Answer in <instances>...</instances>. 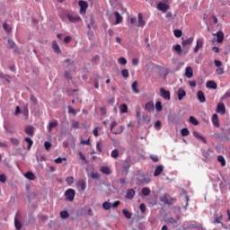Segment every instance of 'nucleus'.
Masks as SVG:
<instances>
[{
    "label": "nucleus",
    "instance_id": "obj_1",
    "mask_svg": "<svg viewBox=\"0 0 230 230\" xmlns=\"http://www.w3.org/2000/svg\"><path fill=\"white\" fill-rule=\"evenodd\" d=\"M75 195H76V192L73 189H68L65 191L66 200H68L69 202L75 200Z\"/></svg>",
    "mask_w": 230,
    "mask_h": 230
},
{
    "label": "nucleus",
    "instance_id": "obj_2",
    "mask_svg": "<svg viewBox=\"0 0 230 230\" xmlns=\"http://www.w3.org/2000/svg\"><path fill=\"white\" fill-rule=\"evenodd\" d=\"M78 4L80 6V13L85 14V13L87 12V8H89V4H87V2L80 0L78 2Z\"/></svg>",
    "mask_w": 230,
    "mask_h": 230
},
{
    "label": "nucleus",
    "instance_id": "obj_3",
    "mask_svg": "<svg viewBox=\"0 0 230 230\" xmlns=\"http://www.w3.org/2000/svg\"><path fill=\"white\" fill-rule=\"evenodd\" d=\"M157 8L161 11L164 12V13H166V12H168V9L170 8V5H168L167 4H164L163 2H160L157 4Z\"/></svg>",
    "mask_w": 230,
    "mask_h": 230
},
{
    "label": "nucleus",
    "instance_id": "obj_4",
    "mask_svg": "<svg viewBox=\"0 0 230 230\" xmlns=\"http://www.w3.org/2000/svg\"><path fill=\"white\" fill-rule=\"evenodd\" d=\"M145 24H146V22H145V20H143V14L139 13L137 26V28H144Z\"/></svg>",
    "mask_w": 230,
    "mask_h": 230
},
{
    "label": "nucleus",
    "instance_id": "obj_5",
    "mask_svg": "<svg viewBox=\"0 0 230 230\" xmlns=\"http://www.w3.org/2000/svg\"><path fill=\"white\" fill-rule=\"evenodd\" d=\"M204 46V40L202 39L197 40L196 47L194 48V53H199V50Z\"/></svg>",
    "mask_w": 230,
    "mask_h": 230
},
{
    "label": "nucleus",
    "instance_id": "obj_6",
    "mask_svg": "<svg viewBox=\"0 0 230 230\" xmlns=\"http://www.w3.org/2000/svg\"><path fill=\"white\" fill-rule=\"evenodd\" d=\"M160 93L164 100H170V91H166L164 88H160Z\"/></svg>",
    "mask_w": 230,
    "mask_h": 230
},
{
    "label": "nucleus",
    "instance_id": "obj_7",
    "mask_svg": "<svg viewBox=\"0 0 230 230\" xmlns=\"http://www.w3.org/2000/svg\"><path fill=\"white\" fill-rule=\"evenodd\" d=\"M193 136L194 137H196V139H199V141H201L205 145L206 143H208V140H206V137H202V135H200V133H199L198 131H194Z\"/></svg>",
    "mask_w": 230,
    "mask_h": 230
},
{
    "label": "nucleus",
    "instance_id": "obj_8",
    "mask_svg": "<svg viewBox=\"0 0 230 230\" xmlns=\"http://www.w3.org/2000/svg\"><path fill=\"white\" fill-rule=\"evenodd\" d=\"M135 195L136 190H134V189H128L126 193V199H128V200H132Z\"/></svg>",
    "mask_w": 230,
    "mask_h": 230
},
{
    "label": "nucleus",
    "instance_id": "obj_9",
    "mask_svg": "<svg viewBox=\"0 0 230 230\" xmlns=\"http://www.w3.org/2000/svg\"><path fill=\"white\" fill-rule=\"evenodd\" d=\"M66 17L70 22H79L81 21L78 15L67 14Z\"/></svg>",
    "mask_w": 230,
    "mask_h": 230
},
{
    "label": "nucleus",
    "instance_id": "obj_10",
    "mask_svg": "<svg viewBox=\"0 0 230 230\" xmlns=\"http://www.w3.org/2000/svg\"><path fill=\"white\" fill-rule=\"evenodd\" d=\"M217 112L219 114H226V105H224V102H219L217 104Z\"/></svg>",
    "mask_w": 230,
    "mask_h": 230
},
{
    "label": "nucleus",
    "instance_id": "obj_11",
    "mask_svg": "<svg viewBox=\"0 0 230 230\" xmlns=\"http://www.w3.org/2000/svg\"><path fill=\"white\" fill-rule=\"evenodd\" d=\"M161 202H164V204H172V199L170 198V195L164 194L160 198Z\"/></svg>",
    "mask_w": 230,
    "mask_h": 230
},
{
    "label": "nucleus",
    "instance_id": "obj_12",
    "mask_svg": "<svg viewBox=\"0 0 230 230\" xmlns=\"http://www.w3.org/2000/svg\"><path fill=\"white\" fill-rule=\"evenodd\" d=\"M140 177L141 178L139 179V181H140L141 184H149V182L152 181V179H150V177H148V176L140 175Z\"/></svg>",
    "mask_w": 230,
    "mask_h": 230
},
{
    "label": "nucleus",
    "instance_id": "obj_13",
    "mask_svg": "<svg viewBox=\"0 0 230 230\" xmlns=\"http://www.w3.org/2000/svg\"><path fill=\"white\" fill-rule=\"evenodd\" d=\"M212 123H213L214 127H217V128H218V127H220V122L218 120V115L217 114H213L212 115Z\"/></svg>",
    "mask_w": 230,
    "mask_h": 230
},
{
    "label": "nucleus",
    "instance_id": "obj_14",
    "mask_svg": "<svg viewBox=\"0 0 230 230\" xmlns=\"http://www.w3.org/2000/svg\"><path fill=\"white\" fill-rule=\"evenodd\" d=\"M25 134H27V136H31V137H33L35 131L33 129V126H28L25 128Z\"/></svg>",
    "mask_w": 230,
    "mask_h": 230
},
{
    "label": "nucleus",
    "instance_id": "obj_15",
    "mask_svg": "<svg viewBox=\"0 0 230 230\" xmlns=\"http://www.w3.org/2000/svg\"><path fill=\"white\" fill-rule=\"evenodd\" d=\"M217 42H218V44L224 42V32L222 31L217 32Z\"/></svg>",
    "mask_w": 230,
    "mask_h": 230
},
{
    "label": "nucleus",
    "instance_id": "obj_16",
    "mask_svg": "<svg viewBox=\"0 0 230 230\" xmlns=\"http://www.w3.org/2000/svg\"><path fill=\"white\" fill-rule=\"evenodd\" d=\"M164 170V166L163 165H158L156 166L155 172H154V176L155 177H159L160 173H163V171Z\"/></svg>",
    "mask_w": 230,
    "mask_h": 230
},
{
    "label": "nucleus",
    "instance_id": "obj_17",
    "mask_svg": "<svg viewBox=\"0 0 230 230\" xmlns=\"http://www.w3.org/2000/svg\"><path fill=\"white\" fill-rule=\"evenodd\" d=\"M185 75L187 76V78H193V68H191V66L186 67Z\"/></svg>",
    "mask_w": 230,
    "mask_h": 230
},
{
    "label": "nucleus",
    "instance_id": "obj_18",
    "mask_svg": "<svg viewBox=\"0 0 230 230\" xmlns=\"http://www.w3.org/2000/svg\"><path fill=\"white\" fill-rule=\"evenodd\" d=\"M191 44H193V38L183 40L181 42L182 48H186V46H191Z\"/></svg>",
    "mask_w": 230,
    "mask_h": 230
},
{
    "label": "nucleus",
    "instance_id": "obj_19",
    "mask_svg": "<svg viewBox=\"0 0 230 230\" xmlns=\"http://www.w3.org/2000/svg\"><path fill=\"white\" fill-rule=\"evenodd\" d=\"M52 49L54 53H60V47H58V43L57 42V40L52 41Z\"/></svg>",
    "mask_w": 230,
    "mask_h": 230
},
{
    "label": "nucleus",
    "instance_id": "obj_20",
    "mask_svg": "<svg viewBox=\"0 0 230 230\" xmlns=\"http://www.w3.org/2000/svg\"><path fill=\"white\" fill-rule=\"evenodd\" d=\"M198 99L200 102V103H204L206 102V95H204L203 91L198 92Z\"/></svg>",
    "mask_w": 230,
    "mask_h": 230
},
{
    "label": "nucleus",
    "instance_id": "obj_21",
    "mask_svg": "<svg viewBox=\"0 0 230 230\" xmlns=\"http://www.w3.org/2000/svg\"><path fill=\"white\" fill-rule=\"evenodd\" d=\"M186 96V91L182 88H180L178 91V100L181 102Z\"/></svg>",
    "mask_w": 230,
    "mask_h": 230
},
{
    "label": "nucleus",
    "instance_id": "obj_22",
    "mask_svg": "<svg viewBox=\"0 0 230 230\" xmlns=\"http://www.w3.org/2000/svg\"><path fill=\"white\" fill-rule=\"evenodd\" d=\"M24 177H26V179L29 181H35V174L31 171L27 172L24 174Z\"/></svg>",
    "mask_w": 230,
    "mask_h": 230
},
{
    "label": "nucleus",
    "instance_id": "obj_23",
    "mask_svg": "<svg viewBox=\"0 0 230 230\" xmlns=\"http://www.w3.org/2000/svg\"><path fill=\"white\" fill-rule=\"evenodd\" d=\"M115 17H116V22L115 24H121L122 21H123V17L121 16V14H119V12H115Z\"/></svg>",
    "mask_w": 230,
    "mask_h": 230
},
{
    "label": "nucleus",
    "instance_id": "obj_24",
    "mask_svg": "<svg viewBox=\"0 0 230 230\" xmlns=\"http://www.w3.org/2000/svg\"><path fill=\"white\" fill-rule=\"evenodd\" d=\"M208 89H217V83L215 81H208L206 84Z\"/></svg>",
    "mask_w": 230,
    "mask_h": 230
},
{
    "label": "nucleus",
    "instance_id": "obj_25",
    "mask_svg": "<svg viewBox=\"0 0 230 230\" xmlns=\"http://www.w3.org/2000/svg\"><path fill=\"white\" fill-rule=\"evenodd\" d=\"M145 107L146 111H149V112H152V111H155V109L152 102H148L147 103H146Z\"/></svg>",
    "mask_w": 230,
    "mask_h": 230
},
{
    "label": "nucleus",
    "instance_id": "obj_26",
    "mask_svg": "<svg viewBox=\"0 0 230 230\" xmlns=\"http://www.w3.org/2000/svg\"><path fill=\"white\" fill-rule=\"evenodd\" d=\"M8 44L10 49H14V52L17 53L19 50L17 49V46L15 45V42L13 40H8Z\"/></svg>",
    "mask_w": 230,
    "mask_h": 230
},
{
    "label": "nucleus",
    "instance_id": "obj_27",
    "mask_svg": "<svg viewBox=\"0 0 230 230\" xmlns=\"http://www.w3.org/2000/svg\"><path fill=\"white\" fill-rule=\"evenodd\" d=\"M78 186H80L82 191H85V188H86V183H85V180L81 179L78 181Z\"/></svg>",
    "mask_w": 230,
    "mask_h": 230
},
{
    "label": "nucleus",
    "instance_id": "obj_28",
    "mask_svg": "<svg viewBox=\"0 0 230 230\" xmlns=\"http://www.w3.org/2000/svg\"><path fill=\"white\" fill-rule=\"evenodd\" d=\"M55 127H58V120H54L49 124V132H51Z\"/></svg>",
    "mask_w": 230,
    "mask_h": 230
},
{
    "label": "nucleus",
    "instance_id": "obj_29",
    "mask_svg": "<svg viewBox=\"0 0 230 230\" xmlns=\"http://www.w3.org/2000/svg\"><path fill=\"white\" fill-rule=\"evenodd\" d=\"M131 89L136 94H139V89H137V81H134L131 84Z\"/></svg>",
    "mask_w": 230,
    "mask_h": 230
},
{
    "label": "nucleus",
    "instance_id": "obj_30",
    "mask_svg": "<svg viewBox=\"0 0 230 230\" xmlns=\"http://www.w3.org/2000/svg\"><path fill=\"white\" fill-rule=\"evenodd\" d=\"M24 141H25V143H28L27 149L31 150V146H33V140H31V138H30V137H25Z\"/></svg>",
    "mask_w": 230,
    "mask_h": 230
},
{
    "label": "nucleus",
    "instance_id": "obj_31",
    "mask_svg": "<svg viewBox=\"0 0 230 230\" xmlns=\"http://www.w3.org/2000/svg\"><path fill=\"white\" fill-rule=\"evenodd\" d=\"M14 227L17 230L22 229V225L21 224V221L17 219V217L14 218Z\"/></svg>",
    "mask_w": 230,
    "mask_h": 230
},
{
    "label": "nucleus",
    "instance_id": "obj_32",
    "mask_svg": "<svg viewBox=\"0 0 230 230\" xmlns=\"http://www.w3.org/2000/svg\"><path fill=\"white\" fill-rule=\"evenodd\" d=\"M102 173H104L105 175H111V169L107 166H102L101 168Z\"/></svg>",
    "mask_w": 230,
    "mask_h": 230
},
{
    "label": "nucleus",
    "instance_id": "obj_33",
    "mask_svg": "<svg viewBox=\"0 0 230 230\" xmlns=\"http://www.w3.org/2000/svg\"><path fill=\"white\" fill-rule=\"evenodd\" d=\"M119 111L120 112H122V114H127V112H128V107L127 106V104H121L119 107Z\"/></svg>",
    "mask_w": 230,
    "mask_h": 230
},
{
    "label": "nucleus",
    "instance_id": "obj_34",
    "mask_svg": "<svg viewBox=\"0 0 230 230\" xmlns=\"http://www.w3.org/2000/svg\"><path fill=\"white\" fill-rule=\"evenodd\" d=\"M111 156L113 159H118L119 157V151L118 149H114L111 151Z\"/></svg>",
    "mask_w": 230,
    "mask_h": 230
},
{
    "label": "nucleus",
    "instance_id": "obj_35",
    "mask_svg": "<svg viewBox=\"0 0 230 230\" xmlns=\"http://www.w3.org/2000/svg\"><path fill=\"white\" fill-rule=\"evenodd\" d=\"M60 217L63 218V220H66V218H69V212L64 210L60 212Z\"/></svg>",
    "mask_w": 230,
    "mask_h": 230
},
{
    "label": "nucleus",
    "instance_id": "obj_36",
    "mask_svg": "<svg viewBox=\"0 0 230 230\" xmlns=\"http://www.w3.org/2000/svg\"><path fill=\"white\" fill-rule=\"evenodd\" d=\"M66 182L68 184V186H71L75 182V177L73 176L66 177Z\"/></svg>",
    "mask_w": 230,
    "mask_h": 230
},
{
    "label": "nucleus",
    "instance_id": "obj_37",
    "mask_svg": "<svg viewBox=\"0 0 230 230\" xmlns=\"http://www.w3.org/2000/svg\"><path fill=\"white\" fill-rule=\"evenodd\" d=\"M181 135L184 137L186 136H190V130L188 128H184L181 130Z\"/></svg>",
    "mask_w": 230,
    "mask_h": 230
},
{
    "label": "nucleus",
    "instance_id": "obj_38",
    "mask_svg": "<svg viewBox=\"0 0 230 230\" xmlns=\"http://www.w3.org/2000/svg\"><path fill=\"white\" fill-rule=\"evenodd\" d=\"M217 161L221 164V166H226V158H224L222 155L217 156Z\"/></svg>",
    "mask_w": 230,
    "mask_h": 230
},
{
    "label": "nucleus",
    "instance_id": "obj_39",
    "mask_svg": "<svg viewBox=\"0 0 230 230\" xmlns=\"http://www.w3.org/2000/svg\"><path fill=\"white\" fill-rule=\"evenodd\" d=\"M190 123H191L192 125H199V120H197V119H195V117L190 116L189 119Z\"/></svg>",
    "mask_w": 230,
    "mask_h": 230
},
{
    "label": "nucleus",
    "instance_id": "obj_40",
    "mask_svg": "<svg viewBox=\"0 0 230 230\" xmlns=\"http://www.w3.org/2000/svg\"><path fill=\"white\" fill-rule=\"evenodd\" d=\"M174 51H176L178 55H182V47L179 44L174 46Z\"/></svg>",
    "mask_w": 230,
    "mask_h": 230
},
{
    "label": "nucleus",
    "instance_id": "obj_41",
    "mask_svg": "<svg viewBox=\"0 0 230 230\" xmlns=\"http://www.w3.org/2000/svg\"><path fill=\"white\" fill-rule=\"evenodd\" d=\"M122 213L126 218H132V214L128 210L123 209Z\"/></svg>",
    "mask_w": 230,
    "mask_h": 230
},
{
    "label": "nucleus",
    "instance_id": "obj_42",
    "mask_svg": "<svg viewBox=\"0 0 230 230\" xmlns=\"http://www.w3.org/2000/svg\"><path fill=\"white\" fill-rule=\"evenodd\" d=\"M142 195H144L145 197H148V195H150V189L148 188H143L142 189Z\"/></svg>",
    "mask_w": 230,
    "mask_h": 230
},
{
    "label": "nucleus",
    "instance_id": "obj_43",
    "mask_svg": "<svg viewBox=\"0 0 230 230\" xmlns=\"http://www.w3.org/2000/svg\"><path fill=\"white\" fill-rule=\"evenodd\" d=\"M173 33L174 37H176L177 39L182 37V31L181 30H174Z\"/></svg>",
    "mask_w": 230,
    "mask_h": 230
},
{
    "label": "nucleus",
    "instance_id": "obj_44",
    "mask_svg": "<svg viewBox=\"0 0 230 230\" xmlns=\"http://www.w3.org/2000/svg\"><path fill=\"white\" fill-rule=\"evenodd\" d=\"M121 75L123 76V78H128V76H130V74L128 73V69H123L121 71Z\"/></svg>",
    "mask_w": 230,
    "mask_h": 230
},
{
    "label": "nucleus",
    "instance_id": "obj_45",
    "mask_svg": "<svg viewBox=\"0 0 230 230\" xmlns=\"http://www.w3.org/2000/svg\"><path fill=\"white\" fill-rule=\"evenodd\" d=\"M155 109L157 111V112H161V111H163V104L161 103V102H157L155 104Z\"/></svg>",
    "mask_w": 230,
    "mask_h": 230
},
{
    "label": "nucleus",
    "instance_id": "obj_46",
    "mask_svg": "<svg viewBox=\"0 0 230 230\" xmlns=\"http://www.w3.org/2000/svg\"><path fill=\"white\" fill-rule=\"evenodd\" d=\"M3 28H4V31H6L7 33H10V31H12V27H10V25H8V23H4Z\"/></svg>",
    "mask_w": 230,
    "mask_h": 230
},
{
    "label": "nucleus",
    "instance_id": "obj_47",
    "mask_svg": "<svg viewBox=\"0 0 230 230\" xmlns=\"http://www.w3.org/2000/svg\"><path fill=\"white\" fill-rule=\"evenodd\" d=\"M119 64H120V66H127V58H119L118 59Z\"/></svg>",
    "mask_w": 230,
    "mask_h": 230
},
{
    "label": "nucleus",
    "instance_id": "obj_48",
    "mask_svg": "<svg viewBox=\"0 0 230 230\" xmlns=\"http://www.w3.org/2000/svg\"><path fill=\"white\" fill-rule=\"evenodd\" d=\"M102 208H103V209H105L106 211H109V209H111V203L105 201V202L102 204Z\"/></svg>",
    "mask_w": 230,
    "mask_h": 230
},
{
    "label": "nucleus",
    "instance_id": "obj_49",
    "mask_svg": "<svg viewBox=\"0 0 230 230\" xmlns=\"http://www.w3.org/2000/svg\"><path fill=\"white\" fill-rule=\"evenodd\" d=\"M64 78H66V80H72V76H71V72H67L66 71L64 74Z\"/></svg>",
    "mask_w": 230,
    "mask_h": 230
},
{
    "label": "nucleus",
    "instance_id": "obj_50",
    "mask_svg": "<svg viewBox=\"0 0 230 230\" xmlns=\"http://www.w3.org/2000/svg\"><path fill=\"white\" fill-rule=\"evenodd\" d=\"M73 128H80V123L76 120H72Z\"/></svg>",
    "mask_w": 230,
    "mask_h": 230
},
{
    "label": "nucleus",
    "instance_id": "obj_51",
    "mask_svg": "<svg viewBox=\"0 0 230 230\" xmlns=\"http://www.w3.org/2000/svg\"><path fill=\"white\" fill-rule=\"evenodd\" d=\"M10 141H11V143H12L13 145H15V146H17V145H19V139H17V138H15V137H12V138L10 139Z\"/></svg>",
    "mask_w": 230,
    "mask_h": 230
},
{
    "label": "nucleus",
    "instance_id": "obj_52",
    "mask_svg": "<svg viewBox=\"0 0 230 230\" xmlns=\"http://www.w3.org/2000/svg\"><path fill=\"white\" fill-rule=\"evenodd\" d=\"M139 209L141 213H145V211H146V206H145V203L140 204Z\"/></svg>",
    "mask_w": 230,
    "mask_h": 230
},
{
    "label": "nucleus",
    "instance_id": "obj_53",
    "mask_svg": "<svg viewBox=\"0 0 230 230\" xmlns=\"http://www.w3.org/2000/svg\"><path fill=\"white\" fill-rule=\"evenodd\" d=\"M62 161H66V158L58 157L57 159L54 160V163H56V164H60Z\"/></svg>",
    "mask_w": 230,
    "mask_h": 230
},
{
    "label": "nucleus",
    "instance_id": "obj_54",
    "mask_svg": "<svg viewBox=\"0 0 230 230\" xmlns=\"http://www.w3.org/2000/svg\"><path fill=\"white\" fill-rule=\"evenodd\" d=\"M90 23H88V28L91 30V28H94V18H91Z\"/></svg>",
    "mask_w": 230,
    "mask_h": 230
},
{
    "label": "nucleus",
    "instance_id": "obj_55",
    "mask_svg": "<svg viewBox=\"0 0 230 230\" xmlns=\"http://www.w3.org/2000/svg\"><path fill=\"white\" fill-rule=\"evenodd\" d=\"M44 146H45V149H46V150L49 151V149L51 148V144H50V142L46 141V142L44 143Z\"/></svg>",
    "mask_w": 230,
    "mask_h": 230
},
{
    "label": "nucleus",
    "instance_id": "obj_56",
    "mask_svg": "<svg viewBox=\"0 0 230 230\" xmlns=\"http://www.w3.org/2000/svg\"><path fill=\"white\" fill-rule=\"evenodd\" d=\"M92 179H100V173L98 172H92L91 173Z\"/></svg>",
    "mask_w": 230,
    "mask_h": 230
},
{
    "label": "nucleus",
    "instance_id": "obj_57",
    "mask_svg": "<svg viewBox=\"0 0 230 230\" xmlns=\"http://www.w3.org/2000/svg\"><path fill=\"white\" fill-rule=\"evenodd\" d=\"M78 155L82 161H84L85 163H87V159L85 158V155H84L82 152H79Z\"/></svg>",
    "mask_w": 230,
    "mask_h": 230
},
{
    "label": "nucleus",
    "instance_id": "obj_58",
    "mask_svg": "<svg viewBox=\"0 0 230 230\" xmlns=\"http://www.w3.org/2000/svg\"><path fill=\"white\" fill-rule=\"evenodd\" d=\"M0 182H6V175L4 174H0Z\"/></svg>",
    "mask_w": 230,
    "mask_h": 230
},
{
    "label": "nucleus",
    "instance_id": "obj_59",
    "mask_svg": "<svg viewBox=\"0 0 230 230\" xmlns=\"http://www.w3.org/2000/svg\"><path fill=\"white\" fill-rule=\"evenodd\" d=\"M214 64H215L216 67H222V61H220V60H215Z\"/></svg>",
    "mask_w": 230,
    "mask_h": 230
},
{
    "label": "nucleus",
    "instance_id": "obj_60",
    "mask_svg": "<svg viewBox=\"0 0 230 230\" xmlns=\"http://www.w3.org/2000/svg\"><path fill=\"white\" fill-rule=\"evenodd\" d=\"M121 202L119 200L115 201L114 203H111V208H118Z\"/></svg>",
    "mask_w": 230,
    "mask_h": 230
},
{
    "label": "nucleus",
    "instance_id": "obj_61",
    "mask_svg": "<svg viewBox=\"0 0 230 230\" xmlns=\"http://www.w3.org/2000/svg\"><path fill=\"white\" fill-rule=\"evenodd\" d=\"M222 220V215L221 216H219V217H216L215 219H214V224H220V221Z\"/></svg>",
    "mask_w": 230,
    "mask_h": 230
},
{
    "label": "nucleus",
    "instance_id": "obj_62",
    "mask_svg": "<svg viewBox=\"0 0 230 230\" xmlns=\"http://www.w3.org/2000/svg\"><path fill=\"white\" fill-rule=\"evenodd\" d=\"M122 132H123V126H119V128L117 131L113 132V134L118 135V134H121Z\"/></svg>",
    "mask_w": 230,
    "mask_h": 230
},
{
    "label": "nucleus",
    "instance_id": "obj_63",
    "mask_svg": "<svg viewBox=\"0 0 230 230\" xmlns=\"http://www.w3.org/2000/svg\"><path fill=\"white\" fill-rule=\"evenodd\" d=\"M217 75H224V68H218L216 70Z\"/></svg>",
    "mask_w": 230,
    "mask_h": 230
},
{
    "label": "nucleus",
    "instance_id": "obj_64",
    "mask_svg": "<svg viewBox=\"0 0 230 230\" xmlns=\"http://www.w3.org/2000/svg\"><path fill=\"white\" fill-rule=\"evenodd\" d=\"M96 148H97L98 152H102V143L98 142L96 144Z\"/></svg>",
    "mask_w": 230,
    "mask_h": 230
}]
</instances>
